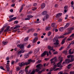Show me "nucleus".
<instances>
[{
  "instance_id": "4be33fe9",
  "label": "nucleus",
  "mask_w": 74,
  "mask_h": 74,
  "mask_svg": "<svg viewBox=\"0 0 74 74\" xmlns=\"http://www.w3.org/2000/svg\"><path fill=\"white\" fill-rule=\"evenodd\" d=\"M70 25V23H66V25L65 26V28H67Z\"/></svg>"
},
{
  "instance_id": "39448f33",
  "label": "nucleus",
  "mask_w": 74,
  "mask_h": 74,
  "mask_svg": "<svg viewBox=\"0 0 74 74\" xmlns=\"http://www.w3.org/2000/svg\"><path fill=\"white\" fill-rule=\"evenodd\" d=\"M30 63V62L24 63V62H21V63L19 64V66H20V67H22L23 66H25V65H28V64H29Z\"/></svg>"
},
{
  "instance_id": "6e6552de",
  "label": "nucleus",
  "mask_w": 74,
  "mask_h": 74,
  "mask_svg": "<svg viewBox=\"0 0 74 74\" xmlns=\"http://www.w3.org/2000/svg\"><path fill=\"white\" fill-rule=\"evenodd\" d=\"M62 15V14L61 13H58L57 15H56V17L58 18H59V17H60Z\"/></svg>"
},
{
  "instance_id": "7ed1b4c3",
  "label": "nucleus",
  "mask_w": 74,
  "mask_h": 74,
  "mask_svg": "<svg viewBox=\"0 0 74 74\" xmlns=\"http://www.w3.org/2000/svg\"><path fill=\"white\" fill-rule=\"evenodd\" d=\"M42 65L41 64L37 65L36 66V67L37 68L35 69L36 72H38L40 69H41V67H42Z\"/></svg>"
},
{
  "instance_id": "cd10ccee",
  "label": "nucleus",
  "mask_w": 74,
  "mask_h": 74,
  "mask_svg": "<svg viewBox=\"0 0 74 74\" xmlns=\"http://www.w3.org/2000/svg\"><path fill=\"white\" fill-rule=\"evenodd\" d=\"M71 64H69L67 66L68 69H70V67H71Z\"/></svg>"
},
{
  "instance_id": "0e129e2a",
  "label": "nucleus",
  "mask_w": 74,
  "mask_h": 74,
  "mask_svg": "<svg viewBox=\"0 0 74 74\" xmlns=\"http://www.w3.org/2000/svg\"><path fill=\"white\" fill-rule=\"evenodd\" d=\"M36 9H37L36 8H34L32 9V10L33 11H35V10H36Z\"/></svg>"
},
{
  "instance_id": "c756f323",
  "label": "nucleus",
  "mask_w": 74,
  "mask_h": 74,
  "mask_svg": "<svg viewBox=\"0 0 74 74\" xmlns=\"http://www.w3.org/2000/svg\"><path fill=\"white\" fill-rule=\"evenodd\" d=\"M29 38L28 37H27L24 38V41H27V40H28V39Z\"/></svg>"
},
{
  "instance_id": "6e6d98bb",
  "label": "nucleus",
  "mask_w": 74,
  "mask_h": 74,
  "mask_svg": "<svg viewBox=\"0 0 74 74\" xmlns=\"http://www.w3.org/2000/svg\"><path fill=\"white\" fill-rule=\"evenodd\" d=\"M55 70V69H54V68H51L50 70V71H53V70Z\"/></svg>"
},
{
  "instance_id": "a18cd8bd",
  "label": "nucleus",
  "mask_w": 74,
  "mask_h": 74,
  "mask_svg": "<svg viewBox=\"0 0 74 74\" xmlns=\"http://www.w3.org/2000/svg\"><path fill=\"white\" fill-rule=\"evenodd\" d=\"M3 30H4V28H3L1 30V31H0V34H1V33H2V32H3Z\"/></svg>"
},
{
  "instance_id": "a19ab883",
  "label": "nucleus",
  "mask_w": 74,
  "mask_h": 74,
  "mask_svg": "<svg viewBox=\"0 0 74 74\" xmlns=\"http://www.w3.org/2000/svg\"><path fill=\"white\" fill-rule=\"evenodd\" d=\"M32 53H33V51H30L28 53V54L29 55V54H32Z\"/></svg>"
},
{
  "instance_id": "69168bd1",
  "label": "nucleus",
  "mask_w": 74,
  "mask_h": 74,
  "mask_svg": "<svg viewBox=\"0 0 74 74\" xmlns=\"http://www.w3.org/2000/svg\"><path fill=\"white\" fill-rule=\"evenodd\" d=\"M59 69V68H56L54 70V71H58V70Z\"/></svg>"
},
{
  "instance_id": "3c124183",
  "label": "nucleus",
  "mask_w": 74,
  "mask_h": 74,
  "mask_svg": "<svg viewBox=\"0 0 74 74\" xmlns=\"http://www.w3.org/2000/svg\"><path fill=\"white\" fill-rule=\"evenodd\" d=\"M51 32H49L48 33V36H50L51 35Z\"/></svg>"
},
{
  "instance_id": "58836bf2",
  "label": "nucleus",
  "mask_w": 74,
  "mask_h": 74,
  "mask_svg": "<svg viewBox=\"0 0 74 74\" xmlns=\"http://www.w3.org/2000/svg\"><path fill=\"white\" fill-rule=\"evenodd\" d=\"M55 58H56V57H54V58H53L51 59L50 60V61H52V60H54V59H55Z\"/></svg>"
},
{
  "instance_id": "774afa93",
  "label": "nucleus",
  "mask_w": 74,
  "mask_h": 74,
  "mask_svg": "<svg viewBox=\"0 0 74 74\" xmlns=\"http://www.w3.org/2000/svg\"><path fill=\"white\" fill-rule=\"evenodd\" d=\"M71 44H74V41L71 42Z\"/></svg>"
},
{
  "instance_id": "4c0bfd02",
  "label": "nucleus",
  "mask_w": 74,
  "mask_h": 74,
  "mask_svg": "<svg viewBox=\"0 0 74 74\" xmlns=\"http://www.w3.org/2000/svg\"><path fill=\"white\" fill-rule=\"evenodd\" d=\"M55 23H52L51 24V26H52V27H54V26H55Z\"/></svg>"
},
{
  "instance_id": "ea45409f",
  "label": "nucleus",
  "mask_w": 74,
  "mask_h": 74,
  "mask_svg": "<svg viewBox=\"0 0 74 74\" xmlns=\"http://www.w3.org/2000/svg\"><path fill=\"white\" fill-rule=\"evenodd\" d=\"M23 8L21 7L20 9V12H21V11H22V10H23Z\"/></svg>"
},
{
  "instance_id": "6ab92c4d",
  "label": "nucleus",
  "mask_w": 74,
  "mask_h": 74,
  "mask_svg": "<svg viewBox=\"0 0 74 74\" xmlns=\"http://www.w3.org/2000/svg\"><path fill=\"white\" fill-rule=\"evenodd\" d=\"M66 38H65L64 39L62 40V42H61L62 44H63L65 42V40H66Z\"/></svg>"
},
{
  "instance_id": "f257e3e1",
  "label": "nucleus",
  "mask_w": 74,
  "mask_h": 74,
  "mask_svg": "<svg viewBox=\"0 0 74 74\" xmlns=\"http://www.w3.org/2000/svg\"><path fill=\"white\" fill-rule=\"evenodd\" d=\"M73 30H74V28L73 27H71L68 28L67 29V30L68 32H66L64 34V35H69V34H70L72 32V31H73Z\"/></svg>"
},
{
  "instance_id": "423d86ee",
  "label": "nucleus",
  "mask_w": 74,
  "mask_h": 74,
  "mask_svg": "<svg viewBox=\"0 0 74 74\" xmlns=\"http://www.w3.org/2000/svg\"><path fill=\"white\" fill-rule=\"evenodd\" d=\"M62 63V61H60V62L57 64V66L58 67H61L62 68L63 67V66L62 65L61 63Z\"/></svg>"
},
{
  "instance_id": "dca6fc26",
  "label": "nucleus",
  "mask_w": 74,
  "mask_h": 74,
  "mask_svg": "<svg viewBox=\"0 0 74 74\" xmlns=\"http://www.w3.org/2000/svg\"><path fill=\"white\" fill-rule=\"evenodd\" d=\"M6 68L7 69V71H10V67L8 65H6Z\"/></svg>"
},
{
  "instance_id": "9d476101",
  "label": "nucleus",
  "mask_w": 74,
  "mask_h": 74,
  "mask_svg": "<svg viewBox=\"0 0 74 74\" xmlns=\"http://www.w3.org/2000/svg\"><path fill=\"white\" fill-rule=\"evenodd\" d=\"M45 7V4L42 3L41 5V9H43Z\"/></svg>"
},
{
  "instance_id": "f8f14e48",
  "label": "nucleus",
  "mask_w": 74,
  "mask_h": 74,
  "mask_svg": "<svg viewBox=\"0 0 74 74\" xmlns=\"http://www.w3.org/2000/svg\"><path fill=\"white\" fill-rule=\"evenodd\" d=\"M27 18H28V19L30 20V18H33V16H32V15H29L27 16Z\"/></svg>"
},
{
  "instance_id": "1a4fd4ad",
  "label": "nucleus",
  "mask_w": 74,
  "mask_h": 74,
  "mask_svg": "<svg viewBox=\"0 0 74 74\" xmlns=\"http://www.w3.org/2000/svg\"><path fill=\"white\" fill-rule=\"evenodd\" d=\"M47 48L49 49L50 51H52L53 49V48H52V47L50 46H48L47 47Z\"/></svg>"
},
{
  "instance_id": "49530a36",
  "label": "nucleus",
  "mask_w": 74,
  "mask_h": 74,
  "mask_svg": "<svg viewBox=\"0 0 74 74\" xmlns=\"http://www.w3.org/2000/svg\"><path fill=\"white\" fill-rule=\"evenodd\" d=\"M38 72V74H41V73H42V71H38V72Z\"/></svg>"
},
{
  "instance_id": "052dcab7",
  "label": "nucleus",
  "mask_w": 74,
  "mask_h": 74,
  "mask_svg": "<svg viewBox=\"0 0 74 74\" xmlns=\"http://www.w3.org/2000/svg\"><path fill=\"white\" fill-rule=\"evenodd\" d=\"M63 48V47H61L59 49V51H61V50H62Z\"/></svg>"
},
{
  "instance_id": "7c9ffc66",
  "label": "nucleus",
  "mask_w": 74,
  "mask_h": 74,
  "mask_svg": "<svg viewBox=\"0 0 74 74\" xmlns=\"http://www.w3.org/2000/svg\"><path fill=\"white\" fill-rule=\"evenodd\" d=\"M2 43H3L4 45H6V44H7L8 43V42H2Z\"/></svg>"
},
{
  "instance_id": "37998d69",
  "label": "nucleus",
  "mask_w": 74,
  "mask_h": 74,
  "mask_svg": "<svg viewBox=\"0 0 74 74\" xmlns=\"http://www.w3.org/2000/svg\"><path fill=\"white\" fill-rule=\"evenodd\" d=\"M70 74H74V71H71L70 72Z\"/></svg>"
},
{
  "instance_id": "bf43d9fd",
  "label": "nucleus",
  "mask_w": 74,
  "mask_h": 74,
  "mask_svg": "<svg viewBox=\"0 0 74 74\" xmlns=\"http://www.w3.org/2000/svg\"><path fill=\"white\" fill-rule=\"evenodd\" d=\"M14 23H15V24H17V23H18V21H15L14 22Z\"/></svg>"
},
{
  "instance_id": "13d9d810",
  "label": "nucleus",
  "mask_w": 74,
  "mask_h": 74,
  "mask_svg": "<svg viewBox=\"0 0 74 74\" xmlns=\"http://www.w3.org/2000/svg\"><path fill=\"white\" fill-rule=\"evenodd\" d=\"M10 60V57H7L6 58V60Z\"/></svg>"
},
{
  "instance_id": "4d7b16f0",
  "label": "nucleus",
  "mask_w": 74,
  "mask_h": 74,
  "mask_svg": "<svg viewBox=\"0 0 74 74\" xmlns=\"http://www.w3.org/2000/svg\"><path fill=\"white\" fill-rule=\"evenodd\" d=\"M31 47V45H29L28 46H27V48H30Z\"/></svg>"
},
{
  "instance_id": "412c9836",
  "label": "nucleus",
  "mask_w": 74,
  "mask_h": 74,
  "mask_svg": "<svg viewBox=\"0 0 74 74\" xmlns=\"http://www.w3.org/2000/svg\"><path fill=\"white\" fill-rule=\"evenodd\" d=\"M69 53L70 54H73V53H74L73 52H71V49H70V50L69 51Z\"/></svg>"
},
{
  "instance_id": "aec40b11",
  "label": "nucleus",
  "mask_w": 74,
  "mask_h": 74,
  "mask_svg": "<svg viewBox=\"0 0 74 74\" xmlns=\"http://www.w3.org/2000/svg\"><path fill=\"white\" fill-rule=\"evenodd\" d=\"M45 55H46V51H45L41 54V56H42V57H43V56H45Z\"/></svg>"
},
{
  "instance_id": "b1692460",
  "label": "nucleus",
  "mask_w": 74,
  "mask_h": 74,
  "mask_svg": "<svg viewBox=\"0 0 74 74\" xmlns=\"http://www.w3.org/2000/svg\"><path fill=\"white\" fill-rule=\"evenodd\" d=\"M63 53H64L65 54V55H67L68 53H67V51H66V50H64V51L63 52Z\"/></svg>"
},
{
  "instance_id": "864d4df0",
  "label": "nucleus",
  "mask_w": 74,
  "mask_h": 74,
  "mask_svg": "<svg viewBox=\"0 0 74 74\" xmlns=\"http://www.w3.org/2000/svg\"><path fill=\"white\" fill-rule=\"evenodd\" d=\"M74 36V33L72 34L71 36H70V37H73Z\"/></svg>"
},
{
  "instance_id": "8fccbe9b",
  "label": "nucleus",
  "mask_w": 74,
  "mask_h": 74,
  "mask_svg": "<svg viewBox=\"0 0 74 74\" xmlns=\"http://www.w3.org/2000/svg\"><path fill=\"white\" fill-rule=\"evenodd\" d=\"M58 51H56L53 53V54L56 55V54H58Z\"/></svg>"
},
{
  "instance_id": "79ce46f5",
  "label": "nucleus",
  "mask_w": 74,
  "mask_h": 74,
  "mask_svg": "<svg viewBox=\"0 0 74 74\" xmlns=\"http://www.w3.org/2000/svg\"><path fill=\"white\" fill-rule=\"evenodd\" d=\"M17 71H19L20 70V68L19 67H17L16 68Z\"/></svg>"
},
{
  "instance_id": "473e14b6",
  "label": "nucleus",
  "mask_w": 74,
  "mask_h": 74,
  "mask_svg": "<svg viewBox=\"0 0 74 74\" xmlns=\"http://www.w3.org/2000/svg\"><path fill=\"white\" fill-rule=\"evenodd\" d=\"M73 55H69V56H67V57L68 58H71L72 57V56H73Z\"/></svg>"
},
{
  "instance_id": "a211bd4d",
  "label": "nucleus",
  "mask_w": 74,
  "mask_h": 74,
  "mask_svg": "<svg viewBox=\"0 0 74 74\" xmlns=\"http://www.w3.org/2000/svg\"><path fill=\"white\" fill-rule=\"evenodd\" d=\"M38 40V39L37 38H36L34 39L33 40V43H36V42Z\"/></svg>"
},
{
  "instance_id": "c03bdc74",
  "label": "nucleus",
  "mask_w": 74,
  "mask_h": 74,
  "mask_svg": "<svg viewBox=\"0 0 74 74\" xmlns=\"http://www.w3.org/2000/svg\"><path fill=\"white\" fill-rule=\"evenodd\" d=\"M56 67H57V65H55L53 66V68H54V69H55Z\"/></svg>"
},
{
  "instance_id": "c9c22d12",
  "label": "nucleus",
  "mask_w": 74,
  "mask_h": 74,
  "mask_svg": "<svg viewBox=\"0 0 74 74\" xmlns=\"http://www.w3.org/2000/svg\"><path fill=\"white\" fill-rule=\"evenodd\" d=\"M63 21V19L62 18H60L58 19V22H62Z\"/></svg>"
},
{
  "instance_id": "ddd939ff",
  "label": "nucleus",
  "mask_w": 74,
  "mask_h": 74,
  "mask_svg": "<svg viewBox=\"0 0 74 74\" xmlns=\"http://www.w3.org/2000/svg\"><path fill=\"white\" fill-rule=\"evenodd\" d=\"M16 19V17H13L12 18H11L9 20V22H11V21H12V20H15Z\"/></svg>"
},
{
  "instance_id": "f3484780",
  "label": "nucleus",
  "mask_w": 74,
  "mask_h": 74,
  "mask_svg": "<svg viewBox=\"0 0 74 74\" xmlns=\"http://www.w3.org/2000/svg\"><path fill=\"white\" fill-rule=\"evenodd\" d=\"M47 14V11H44L42 13V14L43 15H45Z\"/></svg>"
},
{
  "instance_id": "20e7f679",
  "label": "nucleus",
  "mask_w": 74,
  "mask_h": 74,
  "mask_svg": "<svg viewBox=\"0 0 74 74\" xmlns=\"http://www.w3.org/2000/svg\"><path fill=\"white\" fill-rule=\"evenodd\" d=\"M56 39H57V38L56 37L54 38L53 39V42H55L54 43V45H59V40H56Z\"/></svg>"
},
{
  "instance_id": "338daca9",
  "label": "nucleus",
  "mask_w": 74,
  "mask_h": 74,
  "mask_svg": "<svg viewBox=\"0 0 74 74\" xmlns=\"http://www.w3.org/2000/svg\"><path fill=\"white\" fill-rule=\"evenodd\" d=\"M25 21H26L27 20H29V19L27 17L25 18Z\"/></svg>"
},
{
  "instance_id": "0eeeda50",
  "label": "nucleus",
  "mask_w": 74,
  "mask_h": 74,
  "mask_svg": "<svg viewBox=\"0 0 74 74\" xmlns=\"http://www.w3.org/2000/svg\"><path fill=\"white\" fill-rule=\"evenodd\" d=\"M49 17V15L48 14H46L45 15V16H44L43 18V21H45V20H46Z\"/></svg>"
},
{
  "instance_id": "c85d7f7f",
  "label": "nucleus",
  "mask_w": 74,
  "mask_h": 74,
  "mask_svg": "<svg viewBox=\"0 0 74 74\" xmlns=\"http://www.w3.org/2000/svg\"><path fill=\"white\" fill-rule=\"evenodd\" d=\"M64 36H60V37H58V38H64Z\"/></svg>"
},
{
  "instance_id": "5fc2aeb1",
  "label": "nucleus",
  "mask_w": 74,
  "mask_h": 74,
  "mask_svg": "<svg viewBox=\"0 0 74 74\" xmlns=\"http://www.w3.org/2000/svg\"><path fill=\"white\" fill-rule=\"evenodd\" d=\"M49 59V58H45V60H46V61H47V60H48Z\"/></svg>"
},
{
  "instance_id": "2f4dec72",
  "label": "nucleus",
  "mask_w": 74,
  "mask_h": 74,
  "mask_svg": "<svg viewBox=\"0 0 74 74\" xmlns=\"http://www.w3.org/2000/svg\"><path fill=\"white\" fill-rule=\"evenodd\" d=\"M41 62V60H38V61L36 62L37 64H39V63H40Z\"/></svg>"
},
{
  "instance_id": "72a5a7b5",
  "label": "nucleus",
  "mask_w": 74,
  "mask_h": 74,
  "mask_svg": "<svg viewBox=\"0 0 74 74\" xmlns=\"http://www.w3.org/2000/svg\"><path fill=\"white\" fill-rule=\"evenodd\" d=\"M48 38H46L44 39V41H48Z\"/></svg>"
},
{
  "instance_id": "bb28decb",
  "label": "nucleus",
  "mask_w": 74,
  "mask_h": 74,
  "mask_svg": "<svg viewBox=\"0 0 74 74\" xmlns=\"http://www.w3.org/2000/svg\"><path fill=\"white\" fill-rule=\"evenodd\" d=\"M70 45H71V44L69 45L66 48V49L67 50H68L69 49H70Z\"/></svg>"
},
{
  "instance_id": "09e8293b",
  "label": "nucleus",
  "mask_w": 74,
  "mask_h": 74,
  "mask_svg": "<svg viewBox=\"0 0 74 74\" xmlns=\"http://www.w3.org/2000/svg\"><path fill=\"white\" fill-rule=\"evenodd\" d=\"M0 69H2V70H5V69H4V67H3L1 66L0 67Z\"/></svg>"
},
{
  "instance_id": "e2e57ef3",
  "label": "nucleus",
  "mask_w": 74,
  "mask_h": 74,
  "mask_svg": "<svg viewBox=\"0 0 74 74\" xmlns=\"http://www.w3.org/2000/svg\"><path fill=\"white\" fill-rule=\"evenodd\" d=\"M14 15H12V16H9V18L10 19H11V18H12V17H13V16H14Z\"/></svg>"
},
{
  "instance_id": "4468645a",
  "label": "nucleus",
  "mask_w": 74,
  "mask_h": 74,
  "mask_svg": "<svg viewBox=\"0 0 74 74\" xmlns=\"http://www.w3.org/2000/svg\"><path fill=\"white\" fill-rule=\"evenodd\" d=\"M29 55L28 53L27 54H25L24 55V58H25V59H27V58H29Z\"/></svg>"
},
{
  "instance_id": "393cba45",
  "label": "nucleus",
  "mask_w": 74,
  "mask_h": 74,
  "mask_svg": "<svg viewBox=\"0 0 74 74\" xmlns=\"http://www.w3.org/2000/svg\"><path fill=\"white\" fill-rule=\"evenodd\" d=\"M29 66H27L25 68V72H26V73H27V71H28V68H29Z\"/></svg>"
},
{
  "instance_id": "e433bc0d",
  "label": "nucleus",
  "mask_w": 74,
  "mask_h": 74,
  "mask_svg": "<svg viewBox=\"0 0 74 74\" xmlns=\"http://www.w3.org/2000/svg\"><path fill=\"white\" fill-rule=\"evenodd\" d=\"M51 64H55V61H51Z\"/></svg>"
},
{
  "instance_id": "603ef678",
  "label": "nucleus",
  "mask_w": 74,
  "mask_h": 74,
  "mask_svg": "<svg viewBox=\"0 0 74 74\" xmlns=\"http://www.w3.org/2000/svg\"><path fill=\"white\" fill-rule=\"evenodd\" d=\"M32 29H29L28 31L27 32V33H29V32H30V31H32Z\"/></svg>"
},
{
  "instance_id": "a878e982",
  "label": "nucleus",
  "mask_w": 74,
  "mask_h": 74,
  "mask_svg": "<svg viewBox=\"0 0 74 74\" xmlns=\"http://www.w3.org/2000/svg\"><path fill=\"white\" fill-rule=\"evenodd\" d=\"M24 47V45H20V47L21 49H23Z\"/></svg>"
},
{
  "instance_id": "de8ad7c7",
  "label": "nucleus",
  "mask_w": 74,
  "mask_h": 74,
  "mask_svg": "<svg viewBox=\"0 0 74 74\" xmlns=\"http://www.w3.org/2000/svg\"><path fill=\"white\" fill-rule=\"evenodd\" d=\"M68 7V6H65L64 7V9H65V10H67V9Z\"/></svg>"
},
{
  "instance_id": "680f3d73",
  "label": "nucleus",
  "mask_w": 74,
  "mask_h": 74,
  "mask_svg": "<svg viewBox=\"0 0 74 74\" xmlns=\"http://www.w3.org/2000/svg\"><path fill=\"white\" fill-rule=\"evenodd\" d=\"M46 70V69L45 68H44L42 70V71H45V70Z\"/></svg>"
},
{
  "instance_id": "f704fd0d",
  "label": "nucleus",
  "mask_w": 74,
  "mask_h": 74,
  "mask_svg": "<svg viewBox=\"0 0 74 74\" xmlns=\"http://www.w3.org/2000/svg\"><path fill=\"white\" fill-rule=\"evenodd\" d=\"M22 51H21V50H20L18 52V55H20L21 53H22Z\"/></svg>"
},
{
  "instance_id": "2eb2a0df",
  "label": "nucleus",
  "mask_w": 74,
  "mask_h": 74,
  "mask_svg": "<svg viewBox=\"0 0 74 74\" xmlns=\"http://www.w3.org/2000/svg\"><path fill=\"white\" fill-rule=\"evenodd\" d=\"M59 30L60 32H62V31H63L64 30V28L63 27H61L59 28Z\"/></svg>"
},
{
  "instance_id": "5701e85b",
  "label": "nucleus",
  "mask_w": 74,
  "mask_h": 74,
  "mask_svg": "<svg viewBox=\"0 0 74 74\" xmlns=\"http://www.w3.org/2000/svg\"><path fill=\"white\" fill-rule=\"evenodd\" d=\"M59 60H60V62H62V61H63V57H60L59 58Z\"/></svg>"
},
{
  "instance_id": "f03ea898",
  "label": "nucleus",
  "mask_w": 74,
  "mask_h": 74,
  "mask_svg": "<svg viewBox=\"0 0 74 74\" xmlns=\"http://www.w3.org/2000/svg\"><path fill=\"white\" fill-rule=\"evenodd\" d=\"M74 56H72V57L71 58V60L69 58H67L65 60V63L67 64L70 63V62H72L74 61Z\"/></svg>"
},
{
  "instance_id": "9b49d317",
  "label": "nucleus",
  "mask_w": 74,
  "mask_h": 74,
  "mask_svg": "<svg viewBox=\"0 0 74 74\" xmlns=\"http://www.w3.org/2000/svg\"><path fill=\"white\" fill-rule=\"evenodd\" d=\"M46 30V31H48V30H51V27H46V29H45Z\"/></svg>"
}]
</instances>
